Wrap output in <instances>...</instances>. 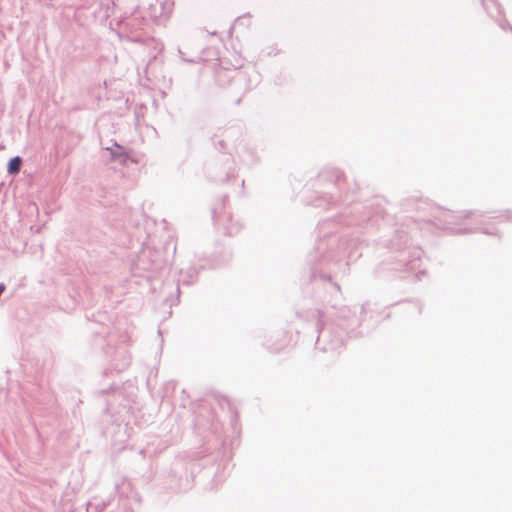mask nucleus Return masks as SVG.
Returning a JSON list of instances; mask_svg holds the SVG:
<instances>
[{"label": "nucleus", "instance_id": "9b49d317", "mask_svg": "<svg viewBox=\"0 0 512 512\" xmlns=\"http://www.w3.org/2000/svg\"><path fill=\"white\" fill-rule=\"evenodd\" d=\"M178 51H179V54L182 56V59H183V60L188 61V62H193V60H192V59H187V58H185V57L183 56V52H182L180 49H179Z\"/></svg>", "mask_w": 512, "mask_h": 512}, {"label": "nucleus", "instance_id": "ddd939ff", "mask_svg": "<svg viewBox=\"0 0 512 512\" xmlns=\"http://www.w3.org/2000/svg\"><path fill=\"white\" fill-rule=\"evenodd\" d=\"M472 213H467L465 217H470Z\"/></svg>", "mask_w": 512, "mask_h": 512}, {"label": "nucleus", "instance_id": "f03ea898", "mask_svg": "<svg viewBox=\"0 0 512 512\" xmlns=\"http://www.w3.org/2000/svg\"><path fill=\"white\" fill-rule=\"evenodd\" d=\"M114 335H109V343L105 351L111 357L113 365L117 371H122L130 365V355L125 345L119 346L117 349H112L111 342L114 341Z\"/></svg>", "mask_w": 512, "mask_h": 512}, {"label": "nucleus", "instance_id": "f257e3e1", "mask_svg": "<svg viewBox=\"0 0 512 512\" xmlns=\"http://www.w3.org/2000/svg\"><path fill=\"white\" fill-rule=\"evenodd\" d=\"M165 265L162 251L146 247L139 256V267L146 271L158 272Z\"/></svg>", "mask_w": 512, "mask_h": 512}, {"label": "nucleus", "instance_id": "0eeeda50", "mask_svg": "<svg viewBox=\"0 0 512 512\" xmlns=\"http://www.w3.org/2000/svg\"><path fill=\"white\" fill-rule=\"evenodd\" d=\"M344 344V336L340 335L339 337L331 340V348L335 349L337 347H340Z\"/></svg>", "mask_w": 512, "mask_h": 512}, {"label": "nucleus", "instance_id": "39448f33", "mask_svg": "<svg viewBox=\"0 0 512 512\" xmlns=\"http://www.w3.org/2000/svg\"><path fill=\"white\" fill-rule=\"evenodd\" d=\"M22 159L19 156L11 158L8 162L7 171L9 174L15 175L21 169Z\"/></svg>", "mask_w": 512, "mask_h": 512}, {"label": "nucleus", "instance_id": "9d476101", "mask_svg": "<svg viewBox=\"0 0 512 512\" xmlns=\"http://www.w3.org/2000/svg\"><path fill=\"white\" fill-rule=\"evenodd\" d=\"M321 337H325V330H324L323 328H321V329L319 330L318 340H319Z\"/></svg>", "mask_w": 512, "mask_h": 512}, {"label": "nucleus", "instance_id": "7ed1b4c3", "mask_svg": "<svg viewBox=\"0 0 512 512\" xmlns=\"http://www.w3.org/2000/svg\"><path fill=\"white\" fill-rule=\"evenodd\" d=\"M105 151L109 152V160L125 165L129 159V155L125 148L114 142L113 147H105Z\"/></svg>", "mask_w": 512, "mask_h": 512}, {"label": "nucleus", "instance_id": "1a4fd4ad", "mask_svg": "<svg viewBox=\"0 0 512 512\" xmlns=\"http://www.w3.org/2000/svg\"><path fill=\"white\" fill-rule=\"evenodd\" d=\"M475 231H480V232H482L484 234H487V235H492V234L495 233L494 231H492V230H490L488 228H477Z\"/></svg>", "mask_w": 512, "mask_h": 512}, {"label": "nucleus", "instance_id": "423d86ee", "mask_svg": "<svg viewBox=\"0 0 512 512\" xmlns=\"http://www.w3.org/2000/svg\"><path fill=\"white\" fill-rule=\"evenodd\" d=\"M484 7L488 11V13L492 16H494L493 10H495V13L497 15H500L502 13L501 7L496 2V0H488L487 2H484Z\"/></svg>", "mask_w": 512, "mask_h": 512}, {"label": "nucleus", "instance_id": "6e6552de", "mask_svg": "<svg viewBox=\"0 0 512 512\" xmlns=\"http://www.w3.org/2000/svg\"><path fill=\"white\" fill-rule=\"evenodd\" d=\"M419 259H420V252L418 251V252H416V257H415V259H414V260H412V261H409L408 263H406V265H407V269H408V270H413V269L416 267V265H415V261H416V260H419Z\"/></svg>", "mask_w": 512, "mask_h": 512}, {"label": "nucleus", "instance_id": "f8f14e48", "mask_svg": "<svg viewBox=\"0 0 512 512\" xmlns=\"http://www.w3.org/2000/svg\"><path fill=\"white\" fill-rule=\"evenodd\" d=\"M471 229L457 230V233H468L471 232Z\"/></svg>", "mask_w": 512, "mask_h": 512}, {"label": "nucleus", "instance_id": "20e7f679", "mask_svg": "<svg viewBox=\"0 0 512 512\" xmlns=\"http://www.w3.org/2000/svg\"><path fill=\"white\" fill-rule=\"evenodd\" d=\"M148 10H149L150 17H152L154 19L168 16L166 4L163 2H160L158 0H155L154 3L153 2L149 3Z\"/></svg>", "mask_w": 512, "mask_h": 512}]
</instances>
